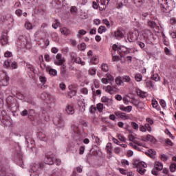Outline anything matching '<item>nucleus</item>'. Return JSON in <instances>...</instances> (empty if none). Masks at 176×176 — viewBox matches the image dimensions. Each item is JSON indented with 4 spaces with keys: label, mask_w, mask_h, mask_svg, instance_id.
<instances>
[{
    "label": "nucleus",
    "mask_w": 176,
    "mask_h": 176,
    "mask_svg": "<svg viewBox=\"0 0 176 176\" xmlns=\"http://www.w3.org/2000/svg\"><path fill=\"white\" fill-rule=\"evenodd\" d=\"M6 102L8 109L12 111V112H16V111L19 109V103L17 102V100L13 98V96H8L6 99Z\"/></svg>",
    "instance_id": "obj_1"
},
{
    "label": "nucleus",
    "mask_w": 176,
    "mask_h": 176,
    "mask_svg": "<svg viewBox=\"0 0 176 176\" xmlns=\"http://www.w3.org/2000/svg\"><path fill=\"white\" fill-rule=\"evenodd\" d=\"M43 168H45V164L43 162H36L30 165L32 173H35L38 176L43 173Z\"/></svg>",
    "instance_id": "obj_2"
},
{
    "label": "nucleus",
    "mask_w": 176,
    "mask_h": 176,
    "mask_svg": "<svg viewBox=\"0 0 176 176\" xmlns=\"http://www.w3.org/2000/svg\"><path fill=\"white\" fill-rule=\"evenodd\" d=\"M115 82L118 86H124V83L133 85V80L129 76H118L116 78Z\"/></svg>",
    "instance_id": "obj_3"
},
{
    "label": "nucleus",
    "mask_w": 176,
    "mask_h": 176,
    "mask_svg": "<svg viewBox=\"0 0 176 176\" xmlns=\"http://www.w3.org/2000/svg\"><path fill=\"white\" fill-rule=\"evenodd\" d=\"M129 141H133V143H130L129 145L136 151H140V147L138 146H145V143L137 140L132 134L129 135Z\"/></svg>",
    "instance_id": "obj_4"
},
{
    "label": "nucleus",
    "mask_w": 176,
    "mask_h": 176,
    "mask_svg": "<svg viewBox=\"0 0 176 176\" xmlns=\"http://www.w3.org/2000/svg\"><path fill=\"white\" fill-rule=\"evenodd\" d=\"M112 50L114 52H117L120 57H124V54H127L129 53L127 48L124 47V46H119L116 44L113 45Z\"/></svg>",
    "instance_id": "obj_5"
},
{
    "label": "nucleus",
    "mask_w": 176,
    "mask_h": 176,
    "mask_svg": "<svg viewBox=\"0 0 176 176\" xmlns=\"http://www.w3.org/2000/svg\"><path fill=\"white\" fill-rule=\"evenodd\" d=\"M134 165L135 166L137 171H138L139 174H140L141 175H144V174H145V172L146 171L145 168H146L147 167V165L145 162H135Z\"/></svg>",
    "instance_id": "obj_6"
},
{
    "label": "nucleus",
    "mask_w": 176,
    "mask_h": 176,
    "mask_svg": "<svg viewBox=\"0 0 176 176\" xmlns=\"http://www.w3.org/2000/svg\"><path fill=\"white\" fill-rule=\"evenodd\" d=\"M9 85V77L4 71H0V86H8Z\"/></svg>",
    "instance_id": "obj_7"
},
{
    "label": "nucleus",
    "mask_w": 176,
    "mask_h": 176,
    "mask_svg": "<svg viewBox=\"0 0 176 176\" xmlns=\"http://www.w3.org/2000/svg\"><path fill=\"white\" fill-rule=\"evenodd\" d=\"M54 124L58 127V129H64L65 126V122L64 121V118L63 116H61V115L54 119Z\"/></svg>",
    "instance_id": "obj_8"
},
{
    "label": "nucleus",
    "mask_w": 176,
    "mask_h": 176,
    "mask_svg": "<svg viewBox=\"0 0 176 176\" xmlns=\"http://www.w3.org/2000/svg\"><path fill=\"white\" fill-rule=\"evenodd\" d=\"M3 67L4 68H10V69H17L19 65L17 64V62H12L10 59H8L4 61Z\"/></svg>",
    "instance_id": "obj_9"
},
{
    "label": "nucleus",
    "mask_w": 176,
    "mask_h": 176,
    "mask_svg": "<svg viewBox=\"0 0 176 176\" xmlns=\"http://www.w3.org/2000/svg\"><path fill=\"white\" fill-rule=\"evenodd\" d=\"M54 157H56V154L49 153L44 159L45 164H50V166L54 164Z\"/></svg>",
    "instance_id": "obj_10"
},
{
    "label": "nucleus",
    "mask_w": 176,
    "mask_h": 176,
    "mask_svg": "<svg viewBox=\"0 0 176 176\" xmlns=\"http://www.w3.org/2000/svg\"><path fill=\"white\" fill-rule=\"evenodd\" d=\"M41 98L44 101H47V104H54V98H53L52 96L46 92H43V94H41Z\"/></svg>",
    "instance_id": "obj_11"
},
{
    "label": "nucleus",
    "mask_w": 176,
    "mask_h": 176,
    "mask_svg": "<svg viewBox=\"0 0 176 176\" xmlns=\"http://www.w3.org/2000/svg\"><path fill=\"white\" fill-rule=\"evenodd\" d=\"M65 63V58L63 57V54H57L56 56V59L54 60V64L55 65H63Z\"/></svg>",
    "instance_id": "obj_12"
},
{
    "label": "nucleus",
    "mask_w": 176,
    "mask_h": 176,
    "mask_svg": "<svg viewBox=\"0 0 176 176\" xmlns=\"http://www.w3.org/2000/svg\"><path fill=\"white\" fill-rule=\"evenodd\" d=\"M158 3L161 6L162 10H163L164 12L168 10L170 6H168V2L167 0H158Z\"/></svg>",
    "instance_id": "obj_13"
},
{
    "label": "nucleus",
    "mask_w": 176,
    "mask_h": 176,
    "mask_svg": "<svg viewBox=\"0 0 176 176\" xmlns=\"http://www.w3.org/2000/svg\"><path fill=\"white\" fill-rule=\"evenodd\" d=\"M138 39V32H134L128 34L129 42H135Z\"/></svg>",
    "instance_id": "obj_14"
},
{
    "label": "nucleus",
    "mask_w": 176,
    "mask_h": 176,
    "mask_svg": "<svg viewBox=\"0 0 176 176\" xmlns=\"http://www.w3.org/2000/svg\"><path fill=\"white\" fill-rule=\"evenodd\" d=\"M114 36L116 39H118V41L123 38L124 36V30L122 29H118L115 32H114Z\"/></svg>",
    "instance_id": "obj_15"
},
{
    "label": "nucleus",
    "mask_w": 176,
    "mask_h": 176,
    "mask_svg": "<svg viewBox=\"0 0 176 176\" xmlns=\"http://www.w3.org/2000/svg\"><path fill=\"white\" fill-rule=\"evenodd\" d=\"M142 36L143 38L146 39H148L149 38H153V33L151 30L144 29L142 30Z\"/></svg>",
    "instance_id": "obj_16"
},
{
    "label": "nucleus",
    "mask_w": 176,
    "mask_h": 176,
    "mask_svg": "<svg viewBox=\"0 0 176 176\" xmlns=\"http://www.w3.org/2000/svg\"><path fill=\"white\" fill-rule=\"evenodd\" d=\"M65 112L67 115H74L75 113V107L72 104H67L65 108Z\"/></svg>",
    "instance_id": "obj_17"
},
{
    "label": "nucleus",
    "mask_w": 176,
    "mask_h": 176,
    "mask_svg": "<svg viewBox=\"0 0 176 176\" xmlns=\"http://www.w3.org/2000/svg\"><path fill=\"white\" fill-rule=\"evenodd\" d=\"M91 138H92V142H94V144H96V145H97L98 146H100V145H101L102 140L101 139H100V138H98V136L92 133Z\"/></svg>",
    "instance_id": "obj_18"
},
{
    "label": "nucleus",
    "mask_w": 176,
    "mask_h": 176,
    "mask_svg": "<svg viewBox=\"0 0 176 176\" xmlns=\"http://www.w3.org/2000/svg\"><path fill=\"white\" fill-rule=\"evenodd\" d=\"M106 91L109 94H115L118 91V88L115 86L108 85L106 87Z\"/></svg>",
    "instance_id": "obj_19"
},
{
    "label": "nucleus",
    "mask_w": 176,
    "mask_h": 176,
    "mask_svg": "<svg viewBox=\"0 0 176 176\" xmlns=\"http://www.w3.org/2000/svg\"><path fill=\"white\" fill-rule=\"evenodd\" d=\"M101 101H102V102H104L105 105H107V107H109L110 105H112V100L109 99L107 96L102 97Z\"/></svg>",
    "instance_id": "obj_20"
},
{
    "label": "nucleus",
    "mask_w": 176,
    "mask_h": 176,
    "mask_svg": "<svg viewBox=\"0 0 176 176\" xmlns=\"http://www.w3.org/2000/svg\"><path fill=\"white\" fill-rule=\"evenodd\" d=\"M1 43L3 46L8 45V34H4L1 35Z\"/></svg>",
    "instance_id": "obj_21"
},
{
    "label": "nucleus",
    "mask_w": 176,
    "mask_h": 176,
    "mask_svg": "<svg viewBox=\"0 0 176 176\" xmlns=\"http://www.w3.org/2000/svg\"><path fill=\"white\" fill-rule=\"evenodd\" d=\"M38 138L41 141H47V136H46V134H45L44 132L39 131L38 133Z\"/></svg>",
    "instance_id": "obj_22"
},
{
    "label": "nucleus",
    "mask_w": 176,
    "mask_h": 176,
    "mask_svg": "<svg viewBox=\"0 0 176 176\" xmlns=\"http://www.w3.org/2000/svg\"><path fill=\"white\" fill-rule=\"evenodd\" d=\"M89 58L91 64H93L94 65H97V64H98L99 59L98 56H94Z\"/></svg>",
    "instance_id": "obj_23"
},
{
    "label": "nucleus",
    "mask_w": 176,
    "mask_h": 176,
    "mask_svg": "<svg viewBox=\"0 0 176 176\" xmlns=\"http://www.w3.org/2000/svg\"><path fill=\"white\" fill-rule=\"evenodd\" d=\"M136 93L138 96H140L141 98H146V97H148V94L142 91L141 89H138Z\"/></svg>",
    "instance_id": "obj_24"
},
{
    "label": "nucleus",
    "mask_w": 176,
    "mask_h": 176,
    "mask_svg": "<svg viewBox=\"0 0 176 176\" xmlns=\"http://www.w3.org/2000/svg\"><path fill=\"white\" fill-rule=\"evenodd\" d=\"M117 52H115L113 50V52H111V54H112V61L115 62V61H120V57L118 55H116Z\"/></svg>",
    "instance_id": "obj_25"
},
{
    "label": "nucleus",
    "mask_w": 176,
    "mask_h": 176,
    "mask_svg": "<svg viewBox=\"0 0 176 176\" xmlns=\"http://www.w3.org/2000/svg\"><path fill=\"white\" fill-rule=\"evenodd\" d=\"M152 106L157 109V111H160V106H159V103L156 99L153 98L151 100Z\"/></svg>",
    "instance_id": "obj_26"
},
{
    "label": "nucleus",
    "mask_w": 176,
    "mask_h": 176,
    "mask_svg": "<svg viewBox=\"0 0 176 176\" xmlns=\"http://www.w3.org/2000/svg\"><path fill=\"white\" fill-rule=\"evenodd\" d=\"M60 31L63 35L67 36V35H69V34H71V30H69V29H68L67 28H61L60 29Z\"/></svg>",
    "instance_id": "obj_27"
},
{
    "label": "nucleus",
    "mask_w": 176,
    "mask_h": 176,
    "mask_svg": "<svg viewBox=\"0 0 176 176\" xmlns=\"http://www.w3.org/2000/svg\"><path fill=\"white\" fill-rule=\"evenodd\" d=\"M154 167L157 171H162L163 170V164L160 162H155Z\"/></svg>",
    "instance_id": "obj_28"
},
{
    "label": "nucleus",
    "mask_w": 176,
    "mask_h": 176,
    "mask_svg": "<svg viewBox=\"0 0 176 176\" xmlns=\"http://www.w3.org/2000/svg\"><path fill=\"white\" fill-rule=\"evenodd\" d=\"M87 34V32L86 30L82 29V30H80L77 34H76V36L77 38H78L79 39H80V38H82L83 36V35H86Z\"/></svg>",
    "instance_id": "obj_29"
},
{
    "label": "nucleus",
    "mask_w": 176,
    "mask_h": 176,
    "mask_svg": "<svg viewBox=\"0 0 176 176\" xmlns=\"http://www.w3.org/2000/svg\"><path fill=\"white\" fill-rule=\"evenodd\" d=\"M74 63H76V64H80L82 66L86 65V62L82 60V58L79 56H77Z\"/></svg>",
    "instance_id": "obj_30"
},
{
    "label": "nucleus",
    "mask_w": 176,
    "mask_h": 176,
    "mask_svg": "<svg viewBox=\"0 0 176 176\" xmlns=\"http://www.w3.org/2000/svg\"><path fill=\"white\" fill-rule=\"evenodd\" d=\"M100 68L102 71H104V72H108V71H109V67L107 63H102L100 66Z\"/></svg>",
    "instance_id": "obj_31"
},
{
    "label": "nucleus",
    "mask_w": 176,
    "mask_h": 176,
    "mask_svg": "<svg viewBox=\"0 0 176 176\" xmlns=\"http://www.w3.org/2000/svg\"><path fill=\"white\" fill-rule=\"evenodd\" d=\"M148 25L151 28H156L157 27V23H156V22H155L154 21H148Z\"/></svg>",
    "instance_id": "obj_32"
},
{
    "label": "nucleus",
    "mask_w": 176,
    "mask_h": 176,
    "mask_svg": "<svg viewBox=\"0 0 176 176\" xmlns=\"http://www.w3.org/2000/svg\"><path fill=\"white\" fill-rule=\"evenodd\" d=\"M39 80L41 83L43 85V86H44L45 87V84L46 83V82H47V78H46L45 76H40Z\"/></svg>",
    "instance_id": "obj_33"
},
{
    "label": "nucleus",
    "mask_w": 176,
    "mask_h": 176,
    "mask_svg": "<svg viewBox=\"0 0 176 176\" xmlns=\"http://www.w3.org/2000/svg\"><path fill=\"white\" fill-rule=\"evenodd\" d=\"M48 71H49V74H50V75H51V76H57V70L49 67Z\"/></svg>",
    "instance_id": "obj_34"
},
{
    "label": "nucleus",
    "mask_w": 176,
    "mask_h": 176,
    "mask_svg": "<svg viewBox=\"0 0 176 176\" xmlns=\"http://www.w3.org/2000/svg\"><path fill=\"white\" fill-rule=\"evenodd\" d=\"M89 75H91V76H94L96 74H97V69L96 68H90L88 70Z\"/></svg>",
    "instance_id": "obj_35"
},
{
    "label": "nucleus",
    "mask_w": 176,
    "mask_h": 176,
    "mask_svg": "<svg viewBox=\"0 0 176 176\" xmlns=\"http://www.w3.org/2000/svg\"><path fill=\"white\" fill-rule=\"evenodd\" d=\"M60 74L61 75L67 74V66L64 64L60 65Z\"/></svg>",
    "instance_id": "obj_36"
},
{
    "label": "nucleus",
    "mask_w": 176,
    "mask_h": 176,
    "mask_svg": "<svg viewBox=\"0 0 176 176\" xmlns=\"http://www.w3.org/2000/svg\"><path fill=\"white\" fill-rule=\"evenodd\" d=\"M131 126L132 129H133V130L138 131V129H140V126L138 125V124H137V122H131Z\"/></svg>",
    "instance_id": "obj_37"
},
{
    "label": "nucleus",
    "mask_w": 176,
    "mask_h": 176,
    "mask_svg": "<svg viewBox=\"0 0 176 176\" xmlns=\"http://www.w3.org/2000/svg\"><path fill=\"white\" fill-rule=\"evenodd\" d=\"M106 151H107V153H112V144L111 143H107L106 146Z\"/></svg>",
    "instance_id": "obj_38"
},
{
    "label": "nucleus",
    "mask_w": 176,
    "mask_h": 176,
    "mask_svg": "<svg viewBox=\"0 0 176 176\" xmlns=\"http://www.w3.org/2000/svg\"><path fill=\"white\" fill-rule=\"evenodd\" d=\"M104 108V104L102 103H98L96 104V109H98V112H102Z\"/></svg>",
    "instance_id": "obj_39"
},
{
    "label": "nucleus",
    "mask_w": 176,
    "mask_h": 176,
    "mask_svg": "<svg viewBox=\"0 0 176 176\" xmlns=\"http://www.w3.org/2000/svg\"><path fill=\"white\" fill-rule=\"evenodd\" d=\"M135 79L136 82H141V80H142V74L140 73L136 74L135 76Z\"/></svg>",
    "instance_id": "obj_40"
},
{
    "label": "nucleus",
    "mask_w": 176,
    "mask_h": 176,
    "mask_svg": "<svg viewBox=\"0 0 176 176\" xmlns=\"http://www.w3.org/2000/svg\"><path fill=\"white\" fill-rule=\"evenodd\" d=\"M26 69H29L30 72H34L35 71V69H34V66L28 63H26Z\"/></svg>",
    "instance_id": "obj_41"
},
{
    "label": "nucleus",
    "mask_w": 176,
    "mask_h": 176,
    "mask_svg": "<svg viewBox=\"0 0 176 176\" xmlns=\"http://www.w3.org/2000/svg\"><path fill=\"white\" fill-rule=\"evenodd\" d=\"M107 32V28L105 26H100L98 29V34H102V32Z\"/></svg>",
    "instance_id": "obj_42"
},
{
    "label": "nucleus",
    "mask_w": 176,
    "mask_h": 176,
    "mask_svg": "<svg viewBox=\"0 0 176 176\" xmlns=\"http://www.w3.org/2000/svg\"><path fill=\"white\" fill-rule=\"evenodd\" d=\"M106 78L109 80L110 83H112V82L115 80V78L113 77V76L109 73L106 74Z\"/></svg>",
    "instance_id": "obj_43"
},
{
    "label": "nucleus",
    "mask_w": 176,
    "mask_h": 176,
    "mask_svg": "<svg viewBox=\"0 0 176 176\" xmlns=\"http://www.w3.org/2000/svg\"><path fill=\"white\" fill-rule=\"evenodd\" d=\"M91 90L94 96H101V90L97 89L96 91L93 87L91 88Z\"/></svg>",
    "instance_id": "obj_44"
},
{
    "label": "nucleus",
    "mask_w": 176,
    "mask_h": 176,
    "mask_svg": "<svg viewBox=\"0 0 176 176\" xmlns=\"http://www.w3.org/2000/svg\"><path fill=\"white\" fill-rule=\"evenodd\" d=\"M117 138H118V140H120V141H122V142H126V138L120 133L117 134Z\"/></svg>",
    "instance_id": "obj_45"
},
{
    "label": "nucleus",
    "mask_w": 176,
    "mask_h": 176,
    "mask_svg": "<svg viewBox=\"0 0 176 176\" xmlns=\"http://www.w3.org/2000/svg\"><path fill=\"white\" fill-rule=\"evenodd\" d=\"M70 12L73 14H76L78 13V8H76V6H72L70 8Z\"/></svg>",
    "instance_id": "obj_46"
},
{
    "label": "nucleus",
    "mask_w": 176,
    "mask_h": 176,
    "mask_svg": "<svg viewBox=\"0 0 176 176\" xmlns=\"http://www.w3.org/2000/svg\"><path fill=\"white\" fill-rule=\"evenodd\" d=\"M144 127H145L146 131H148V133H152V127L149 124L146 123L144 124Z\"/></svg>",
    "instance_id": "obj_47"
},
{
    "label": "nucleus",
    "mask_w": 176,
    "mask_h": 176,
    "mask_svg": "<svg viewBox=\"0 0 176 176\" xmlns=\"http://www.w3.org/2000/svg\"><path fill=\"white\" fill-rule=\"evenodd\" d=\"M160 159L162 162H167V160H168V157L165 154H161Z\"/></svg>",
    "instance_id": "obj_48"
},
{
    "label": "nucleus",
    "mask_w": 176,
    "mask_h": 176,
    "mask_svg": "<svg viewBox=\"0 0 176 176\" xmlns=\"http://www.w3.org/2000/svg\"><path fill=\"white\" fill-rule=\"evenodd\" d=\"M52 27L54 28V30H57V28L60 27V22H58V20H55L54 23L52 24Z\"/></svg>",
    "instance_id": "obj_49"
},
{
    "label": "nucleus",
    "mask_w": 176,
    "mask_h": 176,
    "mask_svg": "<svg viewBox=\"0 0 176 176\" xmlns=\"http://www.w3.org/2000/svg\"><path fill=\"white\" fill-rule=\"evenodd\" d=\"M165 144H166V145H168V146H174V143H173L171 140H170L168 138L165 140Z\"/></svg>",
    "instance_id": "obj_50"
},
{
    "label": "nucleus",
    "mask_w": 176,
    "mask_h": 176,
    "mask_svg": "<svg viewBox=\"0 0 176 176\" xmlns=\"http://www.w3.org/2000/svg\"><path fill=\"white\" fill-rule=\"evenodd\" d=\"M170 170L171 173H175V171L176 170V164L175 163H173L170 164Z\"/></svg>",
    "instance_id": "obj_51"
},
{
    "label": "nucleus",
    "mask_w": 176,
    "mask_h": 176,
    "mask_svg": "<svg viewBox=\"0 0 176 176\" xmlns=\"http://www.w3.org/2000/svg\"><path fill=\"white\" fill-rule=\"evenodd\" d=\"M25 28L26 30H32V24L30 22H25Z\"/></svg>",
    "instance_id": "obj_52"
},
{
    "label": "nucleus",
    "mask_w": 176,
    "mask_h": 176,
    "mask_svg": "<svg viewBox=\"0 0 176 176\" xmlns=\"http://www.w3.org/2000/svg\"><path fill=\"white\" fill-rule=\"evenodd\" d=\"M137 45L140 47L142 50H145V43L141 42V41H137Z\"/></svg>",
    "instance_id": "obj_53"
},
{
    "label": "nucleus",
    "mask_w": 176,
    "mask_h": 176,
    "mask_svg": "<svg viewBox=\"0 0 176 176\" xmlns=\"http://www.w3.org/2000/svg\"><path fill=\"white\" fill-rule=\"evenodd\" d=\"M165 134H166V135H168V137H170L171 138V140H174V138H175V137H174V135H173V134H171V132H170V131H168V129L165 130Z\"/></svg>",
    "instance_id": "obj_54"
},
{
    "label": "nucleus",
    "mask_w": 176,
    "mask_h": 176,
    "mask_svg": "<svg viewBox=\"0 0 176 176\" xmlns=\"http://www.w3.org/2000/svg\"><path fill=\"white\" fill-rule=\"evenodd\" d=\"M102 23L107 25V28H111V23H109V21H108V19H103Z\"/></svg>",
    "instance_id": "obj_55"
},
{
    "label": "nucleus",
    "mask_w": 176,
    "mask_h": 176,
    "mask_svg": "<svg viewBox=\"0 0 176 176\" xmlns=\"http://www.w3.org/2000/svg\"><path fill=\"white\" fill-rule=\"evenodd\" d=\"M146 86L148 87V89H151V87H153V83L151 80H147L146 82Z\"/></svg>",
    "instance_id": "obj_56"
},
{
    "label": "nucleus",
    "mask_w": 176,
    "mask_h": 176,
    "mask_svg": "<svg viewBox=\"0 0 176 176\" xmlns=\"http://www.w3.org/2000/svg\"><path fill=\"white\" fill-rule=\"evenodd\" d=\"M77 56H76V54H72L70 55V58L72 61V63H75V61L76 60V58H77Z\"/></svg>",
    "instance_id": "obj_57"
},
{
    "label": "nucleus",
    "mask_w": 176,
    "mask_h": 176,
    "mask_svg": "<svg viewBox=\"0 0 176 176\" xmlns=\"http://www.w3.org/2000/svg\"><path fill=\"white\" fill-rule=\"evenodd\" d=\"M121 164L123 167H126V166H129V161L126 160H121Z\"/></svg>",
    "instance_id": "obj_58"
},
{
    "label": "nucleus",
    "mask_w": 176,
    "mask_h": 176,
    "mask_svg": "<svg viewBox=\"0 0 176 176\" xmlns=\"http://www.w3.org/2000/svg\"><path fill=\"white\" fill-rule=\"evenodd\" d=\"M78 49L81 51L86 50V43H82L80 47H78Z\"/></svg>",
    "instance_id": "obj_59"
},
{
    "label": "nucleus",
    "mask_w": 176,
    "mask_h": 176,
    "mask_svg": "<svg viewBox=\"0 0 176 176\" xmlns=\"http://www.w3.org/2000/svg\"><path fill=\"white\" fill-rule=\"evenodd\" d=\"M97 111V108L96 107L91 105L89 108V112L91 113H96V111Z\"/></svg>",
    "instance_id": "obj_60"
},
{
    "label": "nucleus",
    "mask_w": 176,
    "mask_h": 176,
    "mask_svg": "<svg viewBox=\"0 0 176 176\" xmlns=\"http://www.w3.org/2000/svg\"><path fill=\"white\" fill-rule=\"evenodd\" d=\"M118 170L120 171V174H122V175H127V170L126 169L119 168Z\"/></svg>",
    "instance_id": "obj_61"
},
{
    "label": "nucleus",
    "mask_w": 176,
    "mask_h": 176,
    "mask_svg": "<svg viewBox=\"0 0 176 176\" xmlns=\"http://www.w3.org/2000/svg\"><path fill=\"white\" fill-rule=\"evenodd\" d=\"M146 122H147V123L146 124H149L150 126H152V124H153L154 123L153 120H152V118H146Z\"/></svg>",
    "instance_id": "obj_62"
},
{
    "label": "nucleus",
    "mask_w": 176,
    "mask_h": 176,
    "mask_svg": "<svg viewBox=\"0 0 176 176\" xmlns=\"http://www.w3.org/2000/svg\"><path fill=\"white\" fill-rule=\"evenodd\" d=\"M146 138H147V142L150 141L151 142H153V141H155V138H153V136L151 135H147Z\"/></svg>",
    "instance_id": "obj_63"
},
{
    "label": "nucleus",
    "mask_w": 176,
    "mask_h": 176,
    "mask_svg": "<svg viewBox=\"0 0 176 176\" xmlns=\"http://www.w3.org/2000/svg\"><path fill=\"white\" fill-rule=\"evenodd\" d=\"M120 119H122V120H127L129 119V116H126L125 113H121V117Z\"/></svg>",
    "instance_id": "obj_64"
}]
</instances>
